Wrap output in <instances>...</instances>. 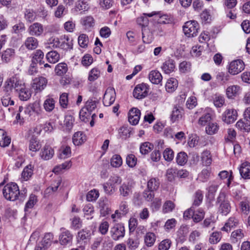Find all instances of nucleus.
<instances>
[{
  "label": "nucleus",
  "mask_w": 250,
  "mask_h": 250,
  "mask_svg": "<svg viewBox=\"0 0 250 250\" xmlns=\"http://www.w3.org/2000/svg\"><path fill=\"white\" fill-rule=\"evenodd\" d=\"M3 196L7 200L15 201L20 194L19 187L15 183L6 184L2 190Z\"/></svg>",
  "instance_id": "nucleus-1"
},
{
  "label": "nucleus",
  "mask_w": 250,
  "mask_h": 250,
  "mask_svg": "<svg viewBox=\"0 0 250 250\" xmlns=\"http://www.w3.org/2000/svg\"><path fill=\"white\" fill-rule=\"evenodd\" d=\"M24 87H25V85L21 82L15 81L14 78H13L6 81L4 91L10 95L13 89L19 93Z\"/></svg>",
  "instance_id": "nucleus-2"
},
{
  "label": "nucleus",
  "mask_w": 250,
  "mask_h": 250,
  "mask_svg": "<svg viewBox=\"0 0 250 250\" xmlns=\"http://www.w3.org/2000/svg\"><path fill=\"white\" fill-rule=\"evenodd\" d=\"M199 25L195 21H187L183 26L185 34L188 37L196 36L198 32Z\"/></svg>",
  "instance_id": "nucleus-3"
},
{
  "label": "nucleus",
  "mask_w": 250,
  "mask_h": 250,
  "mask_svg": "<svg viewBox=\"0 0 250 250\" xmlns=\"http://www.w3.org/2000/svg\"><path fill=\"white\" fill-rule=\"evenodd\" d=\"M244 63L242 60H234L229 63L228 72L232 75H237L244 70Z\"/></svg>",
  "instance_id": "nucleus-4"
},
{
  "label": "nucleus",
  "mask_w": 250,
  "mask_h": 250,
  "mask_svg": "<svg viewBox=\"0 0 250 250\" xmlns=\"http://www.w3.org/2000/svg\"><path fill=\"white\" fill-rule=\"evenodd\" d=\"M148 92V86L145 83L138 84L133 91V96L138 99H142L146 97Z\"/></svg>",
  "instance_id": "nucleus-5"
},
{
  "label": "nucleus",
  "mask_w": 250,
  "mask_h": 250,
  "mask_svg": "<svg viewBox=\"0 0 250 250\" xmlns=\"http://www.w3.org/2000/svg\"><path fill=\"white\" fill-rule=\"evenodd\" d=\"M54 155V149L48 144H46L41 149L39 156L41 159L44 161H47L51 159Z\"/></svg>",
  "instance_id": "nucleus-6"
},
{
  "label": "nucleus",
  "mask_w": 250,
  "mask_h": 250,
  "mask_svg": "<svg viewBox=\"0 0 250 250\" xmlns=\"http://www.w3.org/2000/svg\"><path fill=\"white\" fill-rule=\"evenodd\" d=\"M110 233L112 238L114 240H117L125 235V229L124 227L120 224H117L111 228Z\"/></svg>",
  "instance_id": "nucleus-7"
},
{
  "label": "nucleus",
  "mask_w": 250,
  "mask_h": 250,
  "mask_svg": "<svg viewBox=\"0 0 250 250\" xmlns=\"http://www.w3.org/2000/svg\"><path fill=\"white\" fill-rule=\"evenodd\" d=\"M115 100V91L113 88H108L104 96L103 104L104 106H108L112 104Z\"/></svg>",
  "instance_id": "nucleus-8"
},
{
  "label": "nucleus",
  "mask_w": 250,
  "mask_h": 250,
  "mask_svg": "<svg viewBox=\"0 0 250 250\" xmlns=\"http://www.w3.org/2000/svg\"><path fill=\"white\" fill-rule=\"evenodd\" d=\"M237 111L233 109H229L222 115V120L228 124L233 123L237 118Z\"/></svg>",
  "instance_id": "nucleus-9"
},
{
  "label": "nucleus",
  "mask_w": 250,
  "mask_h": 250,
  "mask_svg": "<svg viewBox=\"0 0 250 250\" xmlns=\"http://www.w3.org/2000/svg\"><path fill=\"white\" fill-rule=\"evenodd\" d=\"M133 183L131 182L123 183L119 188L120 195L124 197L129 196L132 192Z\"/></svg>",
  "instance_id": "nucleus-10"
},
{
  "label": "nucleus",
  "mask_w": 250,
  "mask_h": 250,
  "mask_svg": "<svg viewBox=\"0 0 250 250\" xmlns=\"http://www.w3.org/2000/svg\"><path fill=\"white\" fill-rule=\"evenodd\" d=\"M184 113L182 107L179 105H175L170 115V120L172 123L179 121L182 118Z\"/></svg>",
  "instance_id": "nucleus-11"
},
{
  "label": "nucleus",
  "mask_w": 250,
  "mask_h": 250,
  "mask_svg": "<svg viewBox=\"0 0 250 250\" xmlns=\"http://www.w3.org/2000/svg\"><path fill=\"white\" fill-rule=\"evenodd\" d=\"M43 25L39 22L34 23L28 29L29 34L35 37L41 36L43 32Z\"/></svg>",
  "instance_id": "nucleus-12"
},
{
  "label": "nucleus",
  "mask_w": 250,
  "mask_h": 250,
  "mask_svg": "<svg viewBox=\"0 0 250 250\" xmlns=\"http://www.w3.org/2000/svg\"><path fill=\"white\" fill-rule=\"evenodd\" d=\"M128 115L129 122L133 125H136L140 120L141 112L138 108L134 107L129 110Z\"/></svg>",
  "instance_id": "nucleus-13"
},
{
  "label": "nucleus",
  "mask_w": 250,
  "mask_h": 250,
  "mask_svg": "<svg viewBox=\"0 0 250 250\" xmlns=\"http://www.w3.org/2000/svg\"><path fill=\"white\" fill-rule=\"evenodd\" d=\"M47 83V80L43 77L36 78L33 80L32 87L37 90H43Z\"/></svg>",
  "instance_id": "nucleus-14"
},
{
  "label": "nucleus",
  "mask_w": 250,
  "mask_h": 250,
  "mask_svg": "<svg viewBox=\"0 0 250 250\" xmlns=\"http://www.w3.org/2000/svg\"><path fill=\"white\" fill-rule=\"evenodd\" d=\"M73 239V235L68 230L62 231L60 235V243L62 245H66L71 243Z\"/></svg>",
  "instance_id": "nucleus-15"
},
{
  "label": "nucleus",
  "mask_w": 250,
  "mask_h": 250,
  "mask_svg": "<svg viewBox=\"0 0 250 250\" xmlns=\"http://www.w3.org/2000/svg\"><path fill=\"white\" fill-rule=\"evenodd\" d=\"M40 105L37 103H34L28 105L25 109L24 112L29 116L38 115L40 113Z\"/></svg>",
  "instance_id": "nucleus-16"
},
{
  "label": "nucleus",
  "mask_w": 250,
  "mask_h": 250,
  "mask_svg": "<svg viewBox=\"0 0 250 250\" xmlns=\"http://www.w3.org/2000/svg\"><path fill=\"white\" fill-rule=\"evenodd\" d=\"M39 42L38 40L34 37H27L24 42L23 45L28 50H34L38 46Z\"/></svg>",
  "instance_id": "nucleus-17"
},
{
  "label": "nucleus",
  "mask_w": 250,
  "mask_h": 250,
  "mask_svg": "<svg viewBox=\"0 0 250 250\" xmlns=\"http://www.w3.org/2000/svg\"><path fill=\"white\" fill-rule=\"evenodd\" d=\"M241 176L244 179H250V163L248 162L243 163L239 168Z\"/></svg>",
  "instance_id": "nucleus-18"
},
{
  "label": "nucleus",
  "mask_w": 250,
  "mask_h": 250,
  "mask_svg": "<svg viewBox=\"0 0 250 250\" xmlns=\"http://www.w3.org/2000/svg\"><path fill=\"white\" fill-rule=\"evenodd\" d=\"M175 68V63L172 59L166 61L161 66V68L166 74H169L174 71Z\"/></svg>",
  "instance_id": "nucleus-19"
},
{
  "label": "nucleus",
  "mask_w": 250,
  "mask_h": 250,
  "mask_svg": "<svg viewBox=\"0 0 250 250\" xmlns=\"http://www.w3.org/2000/svg\"><path fill=\"white\" fill-rule=\"evenodd\" d=\"M148 78L152 83L158 84L162 82L163 77L158 71L152 70L148 75Z\"/></svg>",
  "instance_id": "nucleus-20"
},
{
  "label": "nucleus",
  "mask_w": 250,
  "mask_h": 250,
  "mask_svg": "<svg viewBox=\"0 0 250 250\" xmlns=\"http://www.w3.org/2000/svg\"><path fill=\"white\" fill-rule=\"evenodd\" d=\"M72 140L75 146H80L86 141V137L83 132L79 131L74 134Z\"/></svg>",
  "instance_id": "nucleus-21"
},
{
  "label": "nucleus",
  "mask_w": 250,
  "mask_h": 250,
  "mask_svg": "<svg viewBox=\"0 0 250 250\" xmlns=\"http://www.w3.org/2000/svg\"><path fill=\"white\" fill-rule=\"evenodd\" d=\"M42 147V144L40 141L35 138H32L29 141V150L33 152H36L39 151Z\"/></svg>",
  "instance_id": "nucleus-22"
},
{
  "label": "nucleus",
  "mask_w": 250,
  "mask_h": 250,
  "mask_svg": "<svg viewBox=\"0 0 250 250\" xmlns=\"http://www.w3.org/2000/svg\"><path fill=\"white\" fill-rule=\"evenodd\" d=\"M15 55V52L14 49L7 48L3 51L1 54V59L3 62H7L14 57Z\"/></svg>",
  "instance_id": "nucleus-23"
},
{
  "label": "nucleus",
  "mask_w": 250,
  "mask_h": 250,
  "mask_svg": "<svg viewBox=\"0 0 250 250\" xmlns=\"http://www.w3.org/2000/svg\"><path fill=\"white\" fill-rule=\"evenodd\" d=\"M238 221L234 217H230L225 224V226L222 228L221 230L228 232L231 229L236 226L238 225Z\"/></svg>",
  "instance_id": "nucleus-24"
},
{
  "label": "nucleus",
  "mask_w": 250,
  "mask_h": 250,
  "mask_svg": "<svg viewBox=\"0 0 250 250\" xmlns=\"http://www.w3.org/2000/svg\"><path fill=\"white\" fill-rule=\"evenodd\" d=\"M178 81L173 78L168 80L166 84V89L168 92H172L175 90L178 86Z\"/></svg>",
  "instance_id": "nucleus-25"
},
{
  "label": "nucleus",
  "mask_w": 250,
  "mask_h": 250,
  "mask_svg": "<svg viewBox=\"0 0 250 250\" xmlns=\"http://www.w3.org/2000/svg\"><path fill=\"white\" fill-rule=\"evenodd\" d=\"M240 87L238 85H232L228 87L226 90V94L229 98H232L238 95Z\"/></svg>",
  "instance_id": "nucleus-26"
},
{
  "label": "nucleus",
  "mask_w": 250,
  "mask_h": 250,
  "mask_svg": "<svg viewBox=\"0 0 250 250\" xmlns=\"http://www.w3.org/2000/svg\"><path fill=\"white\" fill-rule=\"evenodd\" d=\"M236 126L241 131L247 132L250 131V122L249 121H243L240 120L237 122Z\"/></svg>",
  "instance_id": "nucleus-27"
},
{
  "label": "nucleus",
  "mask_w": 250,
  "mask_h": 250,
  "mask_svg": "<svg viewBox=\"0 0 250 250\" xmlns=\"http://www.w3.org/2000/svg\"><path fill=\"white\" fill-rule=\"evenodd\" d=\"M61 43L60 44V48L64 50H68L72 48V41L67 36L61 38Z\"/></svg>",
  "instance_id": "nucleus-28"
},
{
  "label": "nucleus",
  "mask_w": 250,
  "mask_h": 250,
  "mask_svg": "<svg viewBox=\"0 0 250 250\" xmlns=\"http://www.w3.org/2000/svg\"><path fill=\"white\" fill-rule=\"evenodd\" d=\"M11 142V139L7 136L6 132L0 129V146L5 147L8 146Z\"/></svg>",
  "instance_id": "nucleus-29"
},
{
  "label": "nucleus",
  "mask_w": 250,
  "mask_h": 250,
  "mask_svg": "<svg viewBox=\"0 0 250 250\" xmlns=\"http://www.w3.org/2000/svg\"><path fill=\"white\" fill-rule=\"evenodd\" d=\"M44 54L42 51L41 50H37L32 54V59L34 63L42 64L44 63V61L42 60Z\"/></svg>",
  "instance_id": "nucleus-30"
},
{
  "label": "nucleus",
  "mask_w": 250,
  "mask_h": 250,
  "mask_svg": "<svg viewBox=\"0 0 250 250\" xmlns=\"http://www.w3.org/2000/svg\"><path fill=\"white\" fill-rule=\"evenodd\" d=\"M145 244L147 247L152 246L156 241V235L153 232H147L144 238Z\"/></svg>",
  "instance_id": "nucleus-31"
},
{
  "label": "nucleus",
  "mask_w": 250,
  "mask_h": 250,
  "mask_svg": "<svg viewBox=\"0 0 250 250\" xmlns=\"http://www.w3.org/2000/svg\"><path fill=\"white\" fill-rule=\"evenodd\" d=\"M33 166L29 165L25 167L21 173V178L24 181H27L31 177L33 174Z\"/></svg>",
  "instance_id": "nucleus-32"
},
{
  "label": "nucleus",
  "mask_w": 250,
  "mask_h": 250,
  "mask_svg": "<svg viewBox=\"0 0 250 250\" xmlns=\"http://www.w3.org/2000/svg\"><path fill=\"white\" fill-rule=\"evenodd\" d=\"M67 65L63 62L58 63L55 68V73L58 76L63 75L67 72Z\"/></svg>",
  "instance_id": "nucleus-33"
},
{
  "label": "nucleus",
  "mask_w": 250,
  "mask_h": 250,
  "mask_svg": "<svg viewBox=\"0 0 250 250\" xmlns=\"http://www.w3.org/2000/svg\"><path fill=\"white\" fill-rule=\"evenodd\" d=\"M219 129V125L216 123L209 122L206 127V131L208 135L216 133Z\"/></svg>",
  "instance_id": "nucleus-34"
},
{
  "label": "nucleus",
  "mask_w": 250,
  "mask_h": 250,
  "mask_svg": "<svg viewBox=\"0 0 250 250\" xmlns=\"http://www.w3.org/2000/svg\"><path fill=\"white\" fill-rule=\"evenodd\" d=\"M160 185L159 180L156 178H151L147 182V188L151 191L156 190Z\"/></svg>",
  "instance_id": "nucleus-35"
},
{
  "label": "nucleus",
  "mask_w": 250,
  "mask_h": 250,
  "mask_svg": "<svg viewBox=\"0 0 250 250\" xmlns=\"http://www.w3.org/2000/svg\"><path fill=\"white\" fill-rule=\"evenodd\" d=\"M46 58L50 63H55L60 59V54L56 51H51L48 52Z\"/></svg>",
  "instance_id": "nucleus-36"
},
{
  "label": "nucleus",
  "mask_w": 250,
  "mask_h": 250,
  "mask_svg": "<svg viewBox=\"0 0 250 250\" xmlns=\"http://www.w3.org/2000/svg\"><path fill=\"white\" fill-rule=\"evenodd\" d=\"M201 159L202 163L205 166L210 165L212 162L210 151L208 150L204 151L202 153Z\"/></svg>",
  "instance_id": "nucleus-37"
},
{
  "label": "nucleus",
  "mask_w": 250,
  "mask_h": 250,
  "mask_svg": "<svg viewBox=\"0 0 250 250\" xmlns=\"http://www.w3.org/2000/svg\"><path fill=\"white\" fill-rule=\"evenodd\" d=\"M99 208L101 215L103 216H105L108 214L110 211V209L106 201H103L99 202Z\"/></svg>",
  "instance_id": "nucleus-38"
},
{
  "label": "nucleus",
  "mask_w": 250,
  "mask_h": 250,
  "mask_svg": "<svg viewBox=\"0 0 250 250\" xmlns=\"http://www.w3.org/2000/svg\"><path fill=\"white\" fill-rule=\"evenodd\" d=\"M153 148V145L149 142L142 144L140 146V151L142 154L145 155Z\"/></svg>",
  "instance_id": "nucleus-39"
},
{
  "label": "nucleus",
  "mask_w": 250,
  "mask_h": 250,
  "mask_svg": "<svg viewBox=\"0 0 250 250\" xmlns=\"http://www.w3.org/2000/svg\"><path fill=\"white\" fill-rule=\"evenodd\" d=\"M188 155L184 152H180L178 153L176 157L177 163L180 166L185 165L188 161Z\"/></svg>",
  "instance_id": "nucleus-40"
},
{
  "label": "nucleus",
  "mask_w": 250,
  "mask_h": 250,
  "mask_svg": "<svg viewBox=\"0 0 250 250\" xmlns=\"http://www.w3.org/2000/svg\"><path fill=\"white\" fill-rule=\"evenodd\" d=\"M231 207L229 201L222 202L219 206V211L223 215L228 214L230 211Z\"/></svg>",
  "instance_id": "nucleus-41"
},
{
  "label": "nucleus",
  "mask_w": 250,
  "mask_h": 250,
  "mask_svg": "<svg viewBox=\"0 0 250 250\" xmlns=\"http://www.w3.org/2000/svg\"><path fill=\"white\" fill-rule=\"evenodd\" d=\"M110 163L113 167H119L122 164V159L119 155L115 154L111 158Z\"/></svg>",
  "instance_id": "nucleus-42"
},
{
  "label": "nucleus",
  "mask_w": 250,
  "mask_h": 250,
  "mask_svg": "<svg viewBox=\"0 0 250 250\" xmlns=\"http://www.w3.org/2000/svg\"><path fill=\"white\" fill-rule=\"evenodd\" d=\"M81 22L86 28L93 26L94 25V20L92 16L83 17L81 20Z\"/></svg>",
  "instance_id": "nucleus-43"
},
{
  "label": "nucleus",
  "mask_w": 250,
  "mask_h": 250,
  "mask_svg": "<svg viewBox=\"0 0 250 250\" xmlns=\"http://www.w3.org/2000/svg\"><path fill=\"white\" fill-rule=\"evenodd\" d=\"M43 106L46 111L50 112L55 107V101L52 98H48L45 100Z\"/></svg>",
  "instance_id": "nucleus-44"
},
{
  "label": "nucleus",
  "mask_w": 250,
  "mask_h": 250,
  "mask_svg": "<svg viewBox=\"0 0 250 250\" xmlns=\"http://www.w3.org/2000/svg\"><path fill=\"white\" fill-rule=\"evenodd\" d=\"M78 43L82 47L85 48L87 46L89 42L88 36L84 34H81L78 37Z\"/></svg>",
  "instance_id": "nucleus-45"
},
{
  "label": "nucleus",
  "mask_w": 250,
  "mask_h": 250,
  "mask_svg": "<svg viewBox=\"0 0 250 250\" xmlns=\"http://www.w3.org/2000/svg\"><path fill=\"white\" fill-rule=\"evenodd\" d=\"M20 100L22 101H26L29 99L31 96V93L30 91L26 87H24L19 93Z\"/></svg>",
  "instance_id": "nucleus-46"
},
{
  "label": "nucleus",
  "mask_w": 250,
  "mask_h": 250,
  "mask_svg": "<svg viewBox=\"0 0 250 250\" xmlns=\"http://www.w3.org/2000/svg\"><path fill=\"white\" fill-rule=\"evenodd\" d=\"M205 212L203 209L199 208L196 211H194V214L193 216V221L195 223H198L201 221L205 216Z\"/></svg>",
  "instance_id": "nucleus-47"
},
{
  "label": "nucleus",
  "mask_w": 250,
  "mask_h": 250,
  "mask_svg": "<svg viewBox=\"0 0 250 250\" xmlns=\"http://www.w3.org/2000/svg\"><path fill=\"white\" fill-rule=\"evenodd\" d=\"M91 112L84 107H83L80 112V118L82 121L84 122L88 121V119L91 117Z\"/></svg>",
  "instance_id": "nucleus-48"
},
{
  "label": "nucleus",
  "mask_w": 250,
  "mask_h": 250,
  "mask_svg": "<svg viewBox=\"0 0 250 250\" xmlns=\"http://www.w3.org/2000/svg\"><path fill=\"white\" fill-rule=\"evenodd\" d=\"M100 76V71L96 68H93L89 72L88 80L93 82L97 80Z\"/></svg>",
  "instance_id": "nucleus-49"
},
{
  "label": "nucleus",
  "mask_w": 250,
  "mask_h": 250,
  "mask_svg": "<svg viewBox=\"0 0 250 250\" xmlns=\"http://www.w3.org/2000/svg\"><path fill=\"white\" fill-rule=\"evenodd\" d=\"M75 8L77 10H87L88 7L87 2L83 0H79L76 2Z\"/></svg>",
  "instance_id": "nucleus-50"
},
{
  "label": "nucleus",
  "mask_w": 250,
  "mask_h": 250,
  "mask_svg": "<svg viewBox=\"0 0 250 250\" xmlns=\"http://www.w3.org/2000/svg\"><path fill=\"white\" fill-rule=\"evenodd\" d=\"M99 196V193L96 189H93L89 191L86 195V199L88 201H94Z\"/></svg>",
  "instance_id": "nucleus-51"
},
{
  "label": "nucleus",
  "mask_w": 250,
  "mask_h": 250,
  "mask_svg": "<svg viewBox=\"0 0 250 250\" xmlns=\"http://www.w3.org/2000/svg\"><path fill=\"white\" fill-rule=\"evenodd\" d=\"M175 208V204L171 201H167L163 207V211L164 213L171 212Z\"/></svg>",
  "instance_id": "nucleus-52"
},
{
  "label": "nucleus",
  "mask_w": 250,
  "mask_h": 250,
  "mask_svg": "<svg viewBox=\"0 0 250 250\" xmlns=\"http://www.w3.org/2000/svg\"><path fill=\"white\" fill-rule=\"evenodd\" d=\"M211 119V117L210 114L206 113L199 118L198 124L202 126H204L207 124H208L209 122H210Z\"/></svg>",
  "instance_id": "nucleus-53"
},
{
  "label": "nucleus",
  "mask_w": 250,
  "mask_h": 250,
  "mask_svg": "<svg viewBox=\"0 0 250 250\" xmlns=\"http://www.w3.org/2000/svg\"><path fill=\"white\" fill-rule=\"evenodd\" d=\"M203 199V192L201 190H198L195 194V199L193 203V206L198 207L202 203Z\"/></svg>",
  "instance_id": "nucleus-54"
},
{
  "label": "nucleus",
  "mask_w": 250,
  "mask_h": 250,
  "mask_svg": "<svg viewBox=\"0 0 250 250\" xmlns=\"http://www.w3.org/2000/svg\"><path fill=\"white\" fill-rule=\"evenodd\" d=\"M240 207L241 212L244 214L247 215L250 212V205L248 200L241 201L240 203Z\"/></svg>",
  "instance_id": "nucleus-55"
},
{
  "label": "nucleus",
  "mask_w": 250,
  "mask_h": 250,
  "mask_svg": "<svg viewBox=\"0 0 250 250\" xmlns=\"http://www.w3.org/2000/svg\"><path fill=\"white\" fill-rule=\"evenodd\" d=\"M221 238V234L219 232H214L210 236L209 241L211 244H216L220 241Z\"/></svg>",
  "instance_id": "nucleus-56"
},
{
  "label": "nucleus",
  "mask_w": 250,
  "mask_h": 250,
  "mask_svg": "<svg viewBox=\"0 0 250 250\" xmlns=\"http://www.w3.org/2000/svg\"><path fill=\"white\" fill-rule=\"evenodd\" d=\"M53 239V234L50 232L47 233L44 235L42 243L48 248L51 245Z\"/></svg>",
  "instance_id": "nucleus-57"
},
{
  "label": "nucleus",
  "mask_w": 250,
  "mask_h": 250,
  "mask_svg": "<svg viewBox=\"0 0 250 250\" xmlns=\"http://www.w3.org/2000/svg\"><path fill=\"white\" fill-rule=\"evenodd\" d=\"M229 75L223 72L218 73L216 76V79L221 83L222 84H225L229 80Z\"/></svg>",
  "instance_id": "nucleus-58"
},
{
  "label": "nucleus",
  "mask_w": 250,
  "mask_h": 250,
  "mask_svg": "<svg viewBox=\"0 0 250 250\" xmlns=\"http://www.w3.org/2000/svg\"><path fill=\"white\" fill-rule=\"evenodd\" d=\"M126 162L129 167H133L137 164V158L133 154H129L126 157Z\"/></svg>",
  "instance_id": "nucleus-59"
},
{
  "label": "nucleus",
  "mask_w": 250,
  "mask_h": 250,
  "mask_svg": "<svg viewBox=\"0 0 250 250\" xmlns=\"http://www.w3.org/2000/svg\"><path fill=\"white\" fill-rule=\"evenodd\" d=\"M171 244L169 239H166L162 241L159 245V250H168Z\"/></svg>",
  "instance_id": "nucleus-60"
},
{
  "label": "nucleus",
  "mask_w": 250,
  "mask_h": 250,
  "mask_svg": "<svg viewBox=\"0 0 250 250\" xmlns=\"http://www.w3.org/2000/svg\"><path fill=\"white\" fill-rule=\"evenodd\" d=\"M25 18L28 22H33L36 18V14L32 10H27L25 13Z\"/></svg>",
  "instance_id": "nucleus-61"
},
{
  "label": "nucleus",
  "mask_w": 250,
  "mask_h": 250,
  "mask_svg": "<svg viewBox=\"0 0 250 250\" xmlns=\"http://www.w3.org/2000/svg\"><path fill=\"white\" fill-rule=\"evenodd\" d=\"M37 202V197L35 195L31 194L30 196L29 200L26 203L25 210H27L28 208H31L33 207L34 205Z\"/></svg>",
  "instance_id": "nucleus-62"
},
{
  "label": "nucleus",
  "mask_w": 250,
  "mask_h": 250,
  "mask_svg": "<svg viewBox=\"0 0 250 250\" xmlns=\"http://www.w3.org/2000/svg\"><path fill=\"white\" fill-rule=\"evenodd\" d=\"M71 220V226L74 229H79L82 227V221L79 217L75 216Z\"/></svg>",
  "instance_id": "nucleus-63"
},
{
  "label": "nucleus",
  "mask_w": 250,
  "mask_h": 250,
  "mask_svg": "<svg viewBox=\"0 0 250 250\" xmlns=\"http://www.w3.org/2000/svg\"><path fill=\"white\" fill-rule=\"evenodd\" d=\"M90 236L89 231L86 229H82L78 233V240L84 241L87 239Z\"/></svg>",
  "instance_id": "nucleus-64"
}]
</instances>
